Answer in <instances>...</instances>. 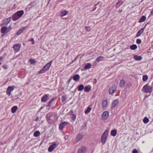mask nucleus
Masks as SVG:
<instances>
[{
    "instance_id": "nucleus-1",
    "label": "nucleus",
    "mask_w": 153,
    "mask_h": 153,
    "mask_svg": "<svg viewBox=\"0 0 153 153\" xmlns=\"http://www.w3.org/2000/svg\"><path fill=\"white\" fill-rule=\"evenodd\" d=\"M24 10H21L18 11L14 13L12 16V18L13 20L16 21L20 18L24 14Z\"/></svg>"
},
{
    "instance_id": "nucleus-2",
    "label": "nucleus",
    "mask_w": 153,
    "mask_h": 153,
    "mask_svg": "<svg viewBox=\"0 0 153 153\" xmlns=\"http://www.w3.org/2000/svg\"><path fill=\"white\" fill-rule=\"evenodd\" d=\"M52 62V61H51L46 64L43 68L39 71V74H41L48 71L51 66Z\"/></svg>"
},
{
    "instance_id": "nucleus-3",
    "label": "nucleus",
    "mask_w": 153,
    "mask_h": 153,
    "mask_svg": "<svg viewBox=\"0 0 153 153\" xmlns=\"http://www.w3.org/2000/svg\"><path fill=\"white\" fill-rule=\"evenodd\" d=\"M109 134V131L106 130L101 136V141L103 144H105L106 141Z\"/></svg>"
},
{
    "instance_id": "nucleus-4",
    "label": "nucleus",
    "mask_w": 153,
    "mask_h": 153,
    "mask_svg": "<svg viewBox=\"0 0 153 153\" xmlns=\"http://www.w3.org/2000/svg\"><path fill=\"white\" fill-rule=\"evenodd\" d=\"M148 85V83L143 86L142 89L143 92L149 93H151L152 92L153 88Z\"/></svg>"
},
{
    "instance_id": "nucleus-5",
    "label": "nucleus",
    "mask_w": 153,
    "mask_h": 153,
    "mask_svg": "<svg viewBox=\"0 0 153 153\" xmlns=\"http://www.w3.org/2000/svg\"><path fill=\"white\" fill-rule=\"evenodd\" d=\"M21 47V44L17 43L15 44L13 47L14 52L17 53L20 50Z\"/></svg>"
},
{
    "instance_id": "nucleus-6",
    "label": "nucleus",
    "mask_w": 153,
    "mask_h": 153,
    "mask_svg": "<svg viewBox=\"0 0 153 153\" xmlns=\"http://www.w3.org/2000/svg\"><path fill=\"white\" fill-rule=\"evenodd\" d=\"M117 87L115 84H113L109 88V93L110 94H112L116 91Z\"/></svg>"
},
{
    "instance_id": "nucleus-7",
    "label": "nucleus",
    "mask_w": 153,
    "mask_h": 153,
    "mask_svg": "<svg viewBox=\"0 0 153 153\" xmlns=\"http://www.w3.org/2000/svg\"><path fill=\"white\" fill-rule=\"evenodd\" d=\"M109 116V113L108 111H104L102 115V120H105L107 119Z\"/></svg>"
},
{
    "instance_id": "nucleus-8",
    "label": "nucleus",
    "mask_w": 153,
    "mask_h": 153,
    "mask_svg": "<svg viewBox=\"0 0 153 153\" xmlns=\"http://www.w3.org/2000/svg\"><path fill=\"white\" fill-rule=\"evenodd\" d=\"M15 87L14 86H9L8 87L6 91V94L8 96H10L11 94V92L14 89Z\"/></svg>"
},
{
    "instance_id": "nucleus-9",
    "label": "nucleus",
    "mask_w": 153,
    "mask_h": 153,
    "mask_svg": "<svg viewBox=\"0 0 153 153\" xmlns=\"http://www.w3.org/2000/svg\"><path fill=\"white\" fill-rule=\"evenodd\" d=\"M50 95L48 94H47L44 95L41 99V101L42 102H46L49 99Z\"/></svg>"
},
{
    "instance_id": "nucleus-10",
    "label": "nucleus",
    "mask_w": 153,
    "mask_h": 153,
    "mask_svg": "<svg viewBox=\"0 0 153 153\" xmlns=\"http://www.w3.org/2000/svg\"><path fill=\"white\" fill-rule=\"evenodd\" d=\"M108 102L106 100H103L102 103V107L103 109L106 108L108 106Z\"/></svg>"
},
{
    "instance_id": "nucleus-11",
    "label": "nucleus",
    "mask_w": 153,
    "mask_h": 153,
    "mask_svg": "<svg viewBox=\"0 0 153 153\" xmlns=\"http://www.w3.org/2000/svg\"><path fill=\"white\" fill-rule=\"evenodd\" d=\"M56 146L55 143H53V144L50 146L48 148V151L49 152H51L53 150Z\"/></svg>"
},
{
    "instance_id": "nucleus-12",
    "label": "nucleus",
    "mask_w": 153,
    "mask_h": 153,
    "mask_svg": "<svg viewBox=\"0 0 153 153\" xmlns=\"http://www.w3.org/2000/svg\"><path fill=\"white\" fill-rule=\"evenodd\" d=\"M68 125V123L66 122H64L61 123L59 125V129L60 130H62Z\"/></svg>"
},
{
    "instance_id": "nucleus-13",
    "label": "nucleus",
    "mask_w": 153,
    "mask_h": 153,
    "mask_svg": "<svg viewBox=\"0 0 153 153\" xmlns=\"http://www.w3.org/2000/svg\"><path fill=\"white\" fill-rule=\"evenodd\" d=\"M86 150V148L85 146H82L77 151V153H85Z\"/></svg>"
},
{
    "instance_id": "nucleus-14",
    "label": "nucleus",
    "mask_w": 153,
    "mask_h": 153,
    "mask_svg": "<svg viewBox=\"0 0 153 153\" xmlns=\"http://www.w3.org/2000/svg\"><path fill=\"white\" fill-rule=\"evenodd\" d=\"M11 19V17L7 18L3 21V23L2 25H7L10 22Z\"/></svg>"
},
{
    "instance_id": "nucleus-15",
    "label": "nucleus",
    "mask_w": 153,
    "mask_h": 153,
    "mask_svg": "<svg viewBox=\"0 0 153 153\" xmlns=\"http://www.w3.org/2000/svg\"><path fill=\"white\" fill-rule=\"evenodd\" d=\"M144 28H143L141 29H140L139 31H138L137 33H136V36H135V37L137 38V37L140 36V35L143 33V32L144 31Z\"/></svg>"
},
{
    "instance_id": "nucleus-16",
    "label": "nucleus",
    "mask_w": 153,
    "mask_h": 153,
    "mask_svg": "<svg viewBox=\"0 0 153 153\" xmlns=\"http://www.w3.org/2000/svg\"><path fill=\"white\" fill-rule=\"evenodd\" d=\"M119 101L117 99L114 100L111 104V106L114 108L117 106L119 103Z\"/></svg>"
},
{
    "instance_id": "nucleus-17",
    "label": "nucleus",
    "mask_w": 153,
    "mask_h": 153,
    "mask_svg": "<svg viewBox=\"0 0 153 153\" xmlns=\"http://www.w3.org/2000/svg\"><path fill=\"white\" fill-rule=\"evenodd\" d=\"M8 29V28L6 27H3L1 29V32L2 33H7L8 31H7Z\"/></svg>"
},
{
    "instance_id": "nucleus-18",
    "label": "nucleus",
    "mask_w": 153,
    "mask_h": 153,
    "mask_svg": "<svg viewBox=\"0 0 153 153\" xmlns=\"http://www.w3.org/2000/svg\"><path fill=\"white\" fill-rule=\"evenodd\" d=\"M91 86L90 85L86 86L84 88V91L85 92H88L91 90Z\"/></svg>"
},
{
    "instance_id": "nucleus-19",
    "label": "nucleus",
    "mask_w": 153,
    "mask_h": 153,
    "mask_svg": "<svg viewBox=\"0 0 153 153\" xmlns=\"http://www.w3.org/2000/svg\"><path fill=\"white\" fill-rule=\"evenodd\" d=\"M72 78H73V80L74 81H78L80 79V77L79 75L78 74H76L74 75L72 77Z\"/></svg>"
},
{
    "instance_id": "nucleus-20",
    "label": "nucleus",
    "mask_w": 153,
    "mask_h": 153,
    "mask_svg": "<svg viewBox=\"0 0 153 153\" xmlns=\"http://www.w3.org/2000/svg\"><path fill=\"white\" fill-rule=\"evenodd\" d=\"M82 138V135L80 134H78L76 138V142H77L80 140Z\"/></svg>"
},
{
    "instance_id": "nucleus-21",
    "label": "nucleus",
    "mask_w": 153,
    "mask_h": 153,
    "mask_svg": "<svg viewBox=\"0 0 153 153\" xmlns=\"http://www.w3.org/2000/svg\"><path fill=\"white\" fill-rule=\"evenodd\" d=\"M134 59L136 61H140L142 59V57L140 56L135 55L134 56Z\"/></svg>"
},
{
    "instance_id": "nucleus-22",
    "label": "nucleus",
    "mask_w": 153,
    "mask_h": 153,
    "mask_svg": "<svg viewBox=\"0 0 153 153\" xmlns=\"http://www.w3.org/2000/svg\"><path fill=\"white\" fill-rule=\"evenodd\" d=\"M92 108L91 107V105H89L87 109L85 110V114H88L90 112Z\"/></svg>"
},
{
    "instance_id": "nucleus-23",
    "label": "nucleus",
    "mask_w": 153,
    "mask_h": 153,
    "mask_svg": "<svg viewBox=\"0 0 153 153\" xmlns=\"http://www.w3.org/2000/svg\"><path fill=\"white\" fill-rule=\"evenodd\" d=\"M125 84L126 82L125 80L123 79H122L120 82V86L121 88H123L125 85Z\"/></svg>"
},
{
    "instance_id": "nucleus-24",
    "label": "nucleus",
    "mask_w": 153,
    "mask_h": 153,
    "mask_svg": "<svg viewBox=\"0 0 153 153\" xmlns=\"http://www.w3.org/2000/svg\"><path fill=\"white\" fill-rule=\"evenodd\" d=\"M18 109V107L17 106H14L12 107L11 111L13 113H15Z\"/></svg>"
},
{
    "instance_id": "nucleus-25",
    "label": "nucleus",
    "mask_w": 153,
    "mask_h": 153,
    "mask_svg": "<svg viewBox=\"0 0 153 153\" xmlns=\"http://www.w3.org/2000/svg\"><path fill=\"white\" fill-rule=\"evenodd\" d=\"M25 27H24L21 28L17 32L16 34L17 35H20L23 31L25 30Z\"/></svg>"
},
{
    "instance_id": "nucleus-26",
    "label": "nucleus",
    "mask_w": 153,
    "mask_h": 153,
    "mask_svg": "<svg viewBox=\"0 0 153 153\" xmlns=\"http://www.w3.org/2000/svg\"><path fill=\"white\" fill-rule=\"evenodd\" d=\"M146 19V17L144 16H143L139 19V23H141L145 21Z\"/></svg>"
},
{
    "instance_id": "nucleus-27",
    "label": "nucleus",
    "mask_w": 153,
    "mask_h": 153,
    "mask_svg": "<svg viewBox=\"0 0 153 153\" xmlns=\"http://www.w3.org/2000/svg\"><path fill=\"white\" fill-rule=\"evenodd\" d=\"M28 62H30L31 64L34 65L36 64V62L35 59L31 58L29 60Z\"/></svg>"
},
{
    "instance_id": "nucleus-28",
    "label": "nucleus",
    "mask_w": 153,
    "mask_h": 153,
    "mask_svg": "<svg viewBox=\"0 0 153 153\" xmlns=\"http://www.w3.org/2000/svg\"><path fill=\"white\" fill-rule=\"evenodd\" d=\"M123 3V2L122 1H119L116 4V7L117 8H119L120 6Z\"/></svg>"
},
{
    "instance_id": "nucleus-29",
    "label": "nucleus",
    "mask_w": 153,
    "mask_h": 153,
    "mask_svg": "<svg viewBox=\"0 0 153 153\" xmlns=\"http://www.w3.org/2000/svg\"><path fill=\"white\" fill-rule=\"evenodd\" d=\"M117 134V131L115 130H113L111 131V135L113 137H115L116 136Z\"/></svg>"
},
{
    "instance_id": "nucleus-30",
    "label": "nucleus",
    "mask_w": 153,
    "mask_h": 153,
    "mask_svg": "<svg viewBox=\"0 0 153 153\" xmlns=\"http://www.w3.org/2000/svg\"><path fill=\"white\" fill-rule=\"evenodd\" d=\"M68 12L67 11L64 10L62 11L60 15L61 16H63L66 15L67 14H68Z\"/></svg>"
},
{
    "instance_id": "nucleus-31",
    "label": "nucleus",
    "mask_w": 153,
    "mask_h": 153,
    "mask_svg": "<svg viewBox=\"0 0 153 153\" xmlns=\"http://www.w3.org/2000/svg\"><path fill=\"white\" fill-rule=\"evenodd\" d=\"M84 88V86L82 84L79 85L78 88V90L79 91H82Z\"/></svg>"
},
{
    "instance_id": "nucleus-32",
    "label": "nucleus",
    "mask_w": 153,
    "mask_h": 153,
    "mask_svg": "<svg viewBox=\"0 0 153 153\" xmlns=\"http://www.w3.org/2000/svg\"><path fill=\"white\" fill-rule=\"evenodd\" d=\"M104 59V57L100 56L98 57L96 59V61L97 62H99L102 61Z\"/></svg>"
},
{
    "instance_id": "nucleus-33",
    "label": "nucleus",
    "mask_w": 153,
    "mask_h": 153,
    "mask_svg": "<svg viewBox=\"0 0 153 153\" xmlns=\"http://www.w3.org/2000/svg\"><path fill=\"white\" fill-rule=\"evenodd\" d=\"M91 65L90 63H88L85 66L84 69L86 70L88 69H89L91 68Z\"/></svg>"
},
{
    "instance_id": "nucleus-34",
    "label": "nucleus",
    "mask_w": 153,
    "mask_h": 153,
    "mask_svg": "<svg viewBox=\"0 0 153 153\" xmlns=\"http://www.w3.org/2000/svg\"><path fill=\"white\" fill-rule=\"evenodd\" d=\"M137 48V46L136 45H131L130 46V48L132 50H134Z\"/></svg>"
},
{
    "instance_id": "nucleus-35",
    "label": "nucleus",
    "mask_w": 153,
    "mask_h": 153,
    "mask_svg": "<svg viewBox=\"0 0 153 153\" xmlns=\"http://www.w3.org/2000/svg\"><path fill=\"white\" fill-rule=\"evenodd\" d=\"M148 79V76L147 75H144L143 76L142 80L144 82L146 81Z\"/></svg>"
},
{
    "instance_id": "nucleus-36",
    "label": "nucleus",
    "mask_w": 153,
    "mask_h": 153,
    "mask_svg": "<svg viewBox=\"0 0 153 153\" xmlns=\"http://www.w3.org/2000/svg\"><path fill=\"white\" fill-rule=\"evenodd\" d=\"M143 121L145 124H147L149 122V120L147 117H145L143 119Z\"/></svg>"
},
{
    "instance_id": "nucleus-37",
    "label": "nucleus",
    "mask_w": 153,
    "mask_h": 153,
    "mask_svg": "<svg viewBox=\"0 0 153 153\" xmlns=\"http://www.w3.org/2000/svg\"><path fill=\"white\" fill-rule=\"evenodd\" d=\"M40 134V132L39 131H36L34 132L33 135L35 137H38Z\"/></svg>"
},
{
    "instance_id": "nucleus-38",
    "label": "nucleus",
    "mask_w": 153,
    "mask_h": 153,
    "mask_svg": "<svg viewBox=\"0 0 153 153\" xmlns=\"http://www.w3.org/2000/svg\"><path fill=\"white\" fill-rule=\"evenodd\" d=\"M85 30L87 32H89L91 30V28L90 26H85Z\"/></svg>"
},
{
    "instance_id": "nucleus-39",
    "label": "nucleus",
    "mask_w": 153,
    "mask_h": 153,
    "mask_svg": "<svg viewBox=\"0 0 153 153\" xmlns=\"http://www.w3.org/2000/svg\"><path fill=\"white\" fill-rule=\"evenodd\" d=\"M76 118V116L75 115L72 114L71 115V119L74 121H75Z\"/></svg>"
},
{
    "instance_id": "nucleus-40",
    "label": "nucleus",
    "mask_w": 153,
    "mask_h": 153,
    "mask_svg": "<svg viewBox=\"0 0 153 153\" xmlns=\"http://www.w3.org/2000/svg\"><path fill=\"white\" fill-rule=\"evenodd\" d=\"M142 41L140 39H137L136 40V43L137 44H140L141 43Z\"/></svg>"
},
{
    "instance_id": "nucleus-41",
    "label": "nucleus",
    "mask_w": 153,
    "mask_h": 153,
    "mask_svg": "<svg viewBox=\"0 0 153 153\" xmlns=\"http://www.w3.org/2000/svg\"><path fill=\"white\" fill-rule=\"evenodd\" d=\"M54 100V99L53 98L48 103V105H47V106L49 107L51 105V103Z\"/></svg>"
},
{
    "instance_id": "nucleus-42",
    "label": "nucleus",
    "mask_w": 153,
    "mask_h": 153,
    "mask_svg": "<svg viewBox=\"0 0 153 153\" xmlns=\"http://www.w3.org/2000/svg\"><path fill=\"white\" fill-rule=\"evenodd\" d=\"M29 41L32 42V44H35V42L33 38H31L29 40Z\"/></svg>"
},
{
    "instance_id": "nucleus-43",
    "label": "nucleus",
    "mask_w": 153,
    "mask_h": 153,
    "mask_svg": "<svg viewBox=\"0 0 153 153\" xmlns=\"http://www.w3.org/2000/svg\"><path fill=\"white\" fill-rule=\"evenodd\" d=\"M132 153H139V152L136 149H134L132 151Z\"/></svg>"
},
{
    "instance_id": "nucleus-44",
    "label": "nucleus",
    "mask_w": 153,
    "mask_h": 153,
    "mask_svg": "<svg viewBox=\"0 0 153 153\" xmlns=\"http://www.w3.org/2000/svg\"><path fill=\"white\" fill-rule=\"evenodd\" d=\"M62 102H64L66 100L65 97L64 96H62Z\"/></svg>"
},
{
    "instance_id": "nucleus-45",
    "label": "nucleus",
    "mask_w": 153,
    "mask_h": 153,
    "mask_svg": "<svg viewBox=\"0 0 153 153\" xmlns=\"http://www.w3.org/2000/svg\"><path fill=\"white\" fill-rule=\"evenodd\" d=\"M72 79V76H71L70 78V79L67 82H68V84H69L70 82H71Z\"/></svg>"
},
{
    "instance_id": "nucleus-46",
    "label": "nucleus",
    "mask_w": 153,
    "mask_h": 153,
    "mask_svg": "<svg viewBox=\"0 0 153 153\" xmlns=\"http://www.w3.org/2000/svg\"><path fill=\"white\" fill-rule=\"evenodd\" d=\"M97 82V80L96 79H94V80L93 81V83L94 84H95L96 82Z\"/></svg>"
},
{
    "instance_id": "nucleus-47",
    "label": "nucleus",
    "mask_w": 153,
    "mask_h": 153,
    "mask_svg": "<svg viewBox=\"0 0 153 153\" xmlns=\"http://www.w3.org/2000/svg\"><path fill=\"white\" fill-rule=\"evenodd\" d=\"M45 107V105H43L40 108L39 110L41 111L42 110L43 108H44Z\"/></svg>"
},
{
    "instance_id": "nucleus-48",
    "label": "nucleus",
    "mask_w": 153,
    "mask_h": 153,
    "mask_svg": "<svg viewBox=\"0 0 153 153\" xmlns=\"http://www.w3.org/2000/svg\"><path fill=\"white\" fill-rule=\"evenodd\" d=\"M151 15H153V8L150 11Z\"/></svg>"
},
{
    "instance_id": "nucleus-49",
    "label": "nucleus",
    "mask_w": 153,
    "mask_h": 153,
    "mask_svg": "<svg viewBox=\"0 0 153 153\" xmlns=\"http://www.w3.org/2000/svg\"><path fill=\"white\" fill-rule=\"evenodd\" d=\"M4 68L5 69H7V65H5L3 66Z\"/></svg>"
},
{
    "instance_id": "nucleus-50",
    "label": "nucleus",
    "mask_w": 153,
    "mask_h": 153,
    "mask_svg": "<svg viewBox=\"0 0 153 153\" xmlns=\"http://www.w3.org/2000/svg\"><path fill=\"white\" fill-rule=\"evenodd\" d=\"M3 59V57L2 56H1L0 57V60H2Z\"/></svg>"
},
{
    "instance_id": "nucleus-51",
    "label": "nucleus",
    "mask_w": 153,
    "mask_h": 153,
    "mask_svg": "<svg viewBox=\"0 0 153 153\" xmlns=\"http://www.w3.org/2000/svg\"><path fill=\"white\" fill-rule=\"evenodd\" d=\"M96 8H97V7H95L94 9H93L92 10V11H93L95 10L96 9Z\"/></svg>"
},
{
    "instance_id": "nucleus-52",
    "label": "nucleus",
    "mask_w": 153,
    "mask_h": 153,
    "mask_svg": "<svg viewBox=\"0 0 153 153\" xmlns=\"http://www.w3.org/2000/svg\"><path fill=\"white\" fill-rule=\"evenodd\" d=\"M77 57H76V58L74 59V61H73V62H74L76 60V59H77Z\"/></svg>"
},
{
    "instance_id": "nucleus-53",
    "label": "nucleus",
    "mask_w": 153,
    "mask_h": 153,
    "mask_svg": "<svg viewBox=\"0 0 153 153\" xmlns=\"http://www.w3.org/2000/svg\"><path fill=\"white\" fill-rule=\"evenodd\" d=\"M38 117H37V118L35 120L36 121H37V120H38Z\"/></svg>"
},
{
    "instance_id": "nucleus-54",
    "label": "nucleus",
    "mask_w": 153,
    "mask_h": 153,
    "mask_svg": "<svg viewBox=\"0 0 153 153\" xmlns=\"http://www.w3.org/2000/svg\"><path fill=\"white\" fill-rule=\"evenodd\" d=\"M119 11L120 12H121L122 11V10H119Z\"/></svg>"
},
{
    "instance_id": "nucleus-55",
    "label": "nucleus",
    "mask_w": 153,
    "mask_h": 153,
    "mask_svg": "<svg viewBox=\"0 0 153 153\" xmlns=\"http://www.w3.org/2000/svg\"><path fill=\"white\" fill-rule=\"evenodd\" d=\"M23 45H25V43H23Z\"/></svg>"
},
{
    "instance_id": "nucleus-56",
    "label": "nucleus",
    "mask_w": 153,
    "mask_h": 153,
    "mask_svg": "<svg viewBox=\"0 0 153 153\" xmlns=\"http://www.w3.org/2000/svg\"><path fill=\"white\" fill-rule=\"evenodd\" d=\"M1 62H0V65H1Z\"/></svg>"
},
{
    "instance_id": "nucleus-57",
    "label": "nucleus",
    "mask_w": 153,
    "mask_h": 153,
    "mask_svg": "<svg viewBox=\"0 0 153 153\" xmlns=\"http://www.w3.org/2000/svg\"><path fill=\"white\" fill-rule=\"evenodd\" d=\"M97 4H96L95 5V6H96L97 5Z\"/></svg>"
}]
</instances>
